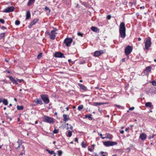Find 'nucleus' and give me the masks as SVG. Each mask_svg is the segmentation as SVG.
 <instances>
[{
    "label": "nucleus",
    "instance_id": "nucleus-53",
    "mask_svg": "<svg viewBox=\"0 0 156 156\" xmlns=\"http://www.w3.org/2000/svg\"><path fill=\"white\" fill-rule=\"evenodd\" d=\"M75 141L76 142H77V143H78V139L77 138H75Z\"/></svg>",
    "mask_w": 156,
    "mask_h": 156
},
{
    "label": "nucleus",
    "instance_id": "nucleus-63",
    "mask_svg": "<svg viewBox=\"0 0 156 156\" xmlns=\"http://www.w3.org/2000/svg\"><path fill=\"white\" fill-rule=\"evenodd\" d=\"M105 138H106V137H105H105H102H102H101V138H102V139H105Z\"/></svg>",
    "mask_w": 156,
    "mask_h": 156
},
{
    "label": "nucleus",
    "instance_id": "nucleus-33",
    "mask_svg": "<svg viewBox=\"0 0 156 156\" xmlns=\"http://www.w3.org/2000/svg\"><path fill=\"white\" fill-rule=\"evenodd\" d=\"M5 33H3L1 34L0 35V39L3 38L4 37H5Z\"/></svg>",
    "mask_w": 156,
    "mask_h": 156
},
{
    "label": "nucleus",
    "instance_id": "nucleus-22",
    "mask_svg": "<svg viewBox=\"0 0 156 156\" xmlns=\"http://www.w3.org/2000/svg\"><path fill=\"white\" fill-rule=\"evenodd\" d=\"M105 103L102 102H94V106L100 105H104Z\"/></svg>",
    "mask_w": 156,
    "mask_h": 156
},
{
    "label": "nucleus",
    "instance_id": "nucleus-58",
    "mask_svg": "<svg viewBox=\"0 0 156 156\" xmlns=\"http://www.w3.org/2000/svg\"><path fill=\"white\" fill-rule=\"evenodd\" d=\"M2 98L1 97H0V103H1L2 102Z\"/></svg>",
    "mask_w": 156,
    "mask_h": 156
},
{
    "label": "nucleus",
    "instance_id": "nucleus-51",
    "mask_svg": "<svg viewBox=\"0 0 156 156\" xmlns=\"http://www.w3.org/2000/svg\"><path fill=\"white\" fill-rule=\"evenodd\" d=\"M134 109V108L133 107H132L131 108H129V110H133Z\"/></svg>",
    "mask_w": 156,
    "mask_h": 156
},
{
    "label": "nucleus",
    "instance_id": "nucleus-14",
    "mask_svg": "<svg viewBox=\"0 0 156 156\" xmlns=\"http://www.w3.org/2000/svg\"><path fill=\"white\" fill-rule=\"evenodd\" d=\"M79 85L81 89H82L85 91L87 90V87L84 85L81 84H79Z\"/></svg>",
    "mask_w": 156,
    "mask_h": 156
},
{
    "label": "nucleus",
    "instance_id": "nucleus-4",
    "mask_svg": "<svg viewBox=\"0 0 156 156\" xmlns=\"http://www.w3.org/2000/svg\"><path fill=\"white\" fill-rule=\"evenodd\" d=\"M44 122L51 123L54 122V119L53 118L48 116H45L44 119Z\"/></svg>",
    "mask_w": 156,
    "mask_h": 156
},
{
    "label": "nucleus",
    "instance_id": "nucleus-36",
    "mask_svg": "<svg viewBox=\"0 0 156 156\" xmlns=\"http://www.w3.org/2000/svg\"><path fill=\"white\" fill-rule=\"evenodd\" d=\"M12 82L13 83V84H18V83L17 82V80H15V79Z\"/></svg>",
    "mask_w": 156,
    "mask_h": 156
},
{
    "label": "nucleus",
    "instance_id": "nucleus-32",
    "mask_svg": "<svg viewBox=\"0 0 156 156\" xmlns=\"http://www.w3.org/2000/svg\"><path fill=\"white\" fill-rule=\"evenodd\" d=\"M20 22L19 20H16L15 21V24L16 25H18L20 24Z\"/></svg>",
    "mask_w": 156,
    "mask_h": 156
},
{
    "label": "nucleus",
    "instance_id": "nucleus-45",
    "mask_svg": "<svg viewBox=\"0 0 156 156\" xmlns=\"http://www.w3.org/2000/svg\"><path fill=\"white\" fill-rule=\"evenodd\" d=\"M0 22L2 23V24H4L5 23V21L4 20L2 19H0Z\"/></svg>",
    "mask_w": 156,
    "mask_h": 156
},
{
    "label": "nucleus",
    "instance_id": "nucleus-16",
    "mask_svg": "<svg viewBox=\"0 0 156 156\" xmlns=\"http://www.w3.org/2000/svg\"><path fill=\"white\" fill-rule=\"evenodd\" d=\"M91 30L94 32H99V29L97 27H91Z\"/></svg>",
    "mask_w": 156,
    "mask_h": 156
},
{
    "label": "nucleus",
    "instance_id": "nucleus-42",
    "mask_svg": "<svg viewBox=\"0 0 156 156\" xmlns=\"http://www.w3.org/2000/svg\"><path fill=\"white\" fill-rule=\"evenodd\" d=\"M82 5H84V6H85L86 7H87L88 5L87 3L86 2H82Z\"/></svg>",
    "mask_w": 156,
    "mask_h": 156
},
{
    "label": "nucleus",
    "instance_id": "nucleus-1",
    "mask_svg": "<svg viewBox=\"0 0 156 156\" xmlns=\"http://www.w3.org/2000/svg\"><path fill=\"white\" fill-rule=\"evenodd\" d=\"M126 29L125 24L123 22L121 23L119 26V36L122 38H124L126 36Z\"/></svg>",
    "mask_w": 156,
    "mask_h": 156
},
{
    "label": "nucleus",
    "instance_id": "nucleus-46",
    "mask_svg": "<svg viewBox=\"0 0 156 156\" xmlns=\"http://www.w3.org/2000/svg\"><path fill=\"white\" fill-rule=\"evenodd\" d=\"M58 130L56 129H54V130L53 131V133H58Z\"/></svg>",
    "mask_w": 156,
    "mask_h": 156
},
{
    "label": "nucleus",
    "instance_id": "nucleus-48",
    "mask_svg": "<svg viewBox=\"0 0 156 156\" xmlns=\"http://www.w3.org/2000/svg\"><path fill=\"white\" fill-rule=\"evenodd\" d=\"M23 81V80L22 79H21V80L17 79V82L18 81V82H19L20 83H21Z\"/></svg>",
    "mask_w": 156,
    "mask_h": 156
},
{
    "label": "nucleus",
    "instance_id": "nucleus-50",
    "mask_svg": "<svg viewBox=\"0 0 156 156\" xmlns=\"http://www.w3.org/2000/svg\"><path fill=\"white\" fill-rule=\"evenodd\" d=\"M20 150H22V149H20ZM22 151H23V152H22L21 154H20V155H22L23 154H24V152H25V151H24V150H22Z\"/></svg>",
    "mask_w": 156,
    "mask_h": 156
},
{
    "label": "nucleus",
    "instance_id": "nucleus-9",
    "mask_svg": "<svg viewBox=\"0 0 156 156\" xmlns=\"http://www.w3.org/2000/svg\"><path fill=\"white\" fill-rule=\"evenodd\" d=\"M54 56L57 58H65L64 54L60 52H56Z\"/></svg>",
    "mask_w": 156,
    "mask_h": 156
},
{
    "label": "nucleus",
    "instance_id": "nucleus-17",
    "mask_svg": "<svg viewBox=\"0 0 156 156\" xmlns=\"http://www.w3.org/2000/svg\"><path fill=\"white\" fill-rule=\"evenodd\" d=\"M30 17V11H28L26 13V20L29 19Z\"/></svg>",
    "mask_w": 156,
    "mask_h": 156
},
{
    "label": "nucleus",
    "instance_id": "nucleus-61",
    "mask_svg": "<svg viewBox=\"0 0 156 156\" xmlns=\"http://www.w3.org/2000/svg\"><path fill=\"white\" fill-rule=\"evenodd\" d=\"M65 39H72L71 38L66 37Z\"/></svg>",
    "mask_w": 156,
    "mask_h": 156
},
{
    "label": "nucleus",
    "instance_id": "nucleus-37",
    "mask_svg": "<svg viewBox=\"0 0 156 156\" xmlns=\"http://www.w3.org/2000/svg\"><path fill=\"white\" fill-rule=\"evenodd\" d=\"M58 30V29L56 28H55L53 29V30H51L52 32H54L55 33H56V31Z\"/></svg>",
    "mask_w": 156,
    "mask_h": 156
},
{
    "label": "nucleus",
    "instance_id": "nucleus-15",
    "mask_svg": "<svg viewBox=\"0 0 156 156\" xmlns=\"http://www.w3.org/2000/svg\"><path fill=\"white\" fill-rule=\"evenodd\" d=\"M147 137L146 135L144 133H141L140 136V138L142 140H145Z\"/></svg>",
    "mask_w": 156,
    "mask_h": 156
},
{
    "label": "nucleus",
    "instance_id": "nucleus-35",
    "mask_svg": "<svg viewBox=\"0 0 156 156\" xmlns=\"http://www.w3.org/2000/svg\"><path fill=\"white\" fill-rule=\"evenodd\" d=\"M42 53H40L38 56L37 57V58L38 59H40L42 57Z\"/></svg>",
    "mask_w": 156,
    "mask_h": 156
},
{
    "label": "nucleus",
    "instance_id": "nucleus-27",
    "mask_svg": "<svg viewBox=\"0 0 156 156\" xmlns=\"http://www.w3.org/2000/svg\"><path fill=\"white\" fill-rule=\"evenodd\" d=\"M46 151H48L50 154H54L55 152L53 151H50L48 149H46Z\"/></svg>",
    "mask_w": 156,
    "mask_h": 156
},
{
    "label": "nucleus",
    "instance_id": "nucleus-23",
    "mask_svg": "<svg viewBox=\"0 0 156 156\" xmlns=\"http://www.w3.org/2000/svg\"><path fill=\"white\" fill-rule=\"evenodd\" d=\"M145 105L147 107L151 108L152 106V104L150 102H148L146 103Z\"/></svg>",
    "mask_w": 156,
    "mask_h": 156
},
{
    "label": "nucleus",
    "instance_id": "nucleus-6",
    "mask_svg": "<svg viewBox=\"0 0 156 156\" xmlns=\"http://www.w3.org/2000/svg\"><path fill=\"white\" fill-rule=\"evenodd\" d=\"M103 144L106 146H112L117 144V143L115 142L111 141H105L104 142Z\"/></svg>",
    "mask_w": 156,
    "mask_h": 156
},
{
    "label": "nucleus",
    "instance_id": "nucleus-2",
    "mask_svg": "<svg viewBox=\"0 0 156 156\" xmlns=\"http://www.w3.org/2000/svg\"><path fill=\"white\" fill-rule=\"evenodd\" d=\"M22 141L21 140H18V141L14 144V147L16 149L20 148L22 150H24V146L22 145Z\"/></svg>",
    "mask_w": 156,
    "mask_h": 156
},
{
    "label": "nucleus",
    "instance_id": "nucleus-19",
    "mask_svg": "<svg viewBox=\"0 0 156 156\" xmlns=\"http://www.w3.org/2000/svg\"><path fill=\"white\" fill-rule=\"evenodd\" d=\"M151 67L150 66H148L146 68L144 72L145 73H148L151 71Z\"/></svg>",
    "mask_w": 156,
    "mask_h": 156
},
{
    "label": "nucleus",
    "instance_id": "nucleus-31",
    "mask_svg": "<svg viewBox=\"0 0 156 156\" xmlns=\"http://www.w3.org/2000/svg\"><path fill=\"white\" fill-rule=\"evenodd\" d=\"M91 115H86V118H88L90 120H91L92 119V118L91 117Z\"/></svg>",
    "mask_w": 156,
    "mask_h": 156
},
{
    "label": "nucleus",
    "instance_id": "nucleus-49",
    "mask_svg": "<svg viewBox=\"0 0 156 156\" xmlns=\"http://www.w3.org/2000/svg\"><path fill=\"white\" fill-rule=\"evenodd\" d=\"M115 107H117L119 108H120L122 107L121 106L119 105H115Z\"/></svg>",
    "mask_w": 156,
    "mask_h": 156
},
{
    "label": "nucleus",
    "instance_id": "nucleus-43",
    "mask_svg": "<svg viewBox=\"0 0 156 156\" xmlns=\"http://www.w3.org/2000/svg\"><path fill=\"white\" fill-rule=\"evenodd\" d=\"M9 78L11 81H12L14 79L12 76H9Z\"/></svg>",
    "mask_w": 156,
    "mask_h": 156
},
{
    "label": "nucleus",
    "instance_id": "nucleus-30",
    "mask_svg": "<svg viewBox=\"0 0 156 156\" xmlns=\"http://www.w3.org/2000/svg\"><path fill=\"white\" fill-rule=\"evenodd\" d=\"M58 156H61L62 155V152L61 151L59 150L58 151Z\"/></svg>",
    "mask_w": 156,
    "mask_h": 156
},
{
    "label": "nucleus",
    "instance_id": "nucleus-10",
    "mask_svg": "<svg viewBox=\"0 0 156 156\" xmlns=\"http://www.w3.org/2000/svg\"><path fill=\"white\" fill-rule=\"evenodd\" d=\"M105 51V50H100L99 51H97L94 52V55L95 56L98 57L100 55L104 53Z\"/></svg>",
    "mask_w": 156,
    "mask_h": 156
},
{
    "label": "nucleus",
    "instance_id": "nucleus-54",
    "mask_svg": "<svg viewBox=\"0 0 156 156\" xmlns=\"http://www.w3.org/2000/svg\"><path fill=\"white\" fill-rule=\"evenodd\" d=\"M144 8H145V7L144 6H141L140 7V9H144Z\"/></svg>",
    "mask_w": 156,
    "mask_h": 156
},
{
    "label": "nucleus",
    "instance_id": "nucleus-21",
    "mask_svg": "<svg viewBox=\"0 0 156 156\" xmlns=\"http://www.w3.org/2000/svg\"><path fill=\"white\" fill-rule=\"evenodd\" d=\"M35 1V0H29L27 3V5L28 6H30V5L34 3Z\"/></svg>",
    "mask_w": 156,
    "mask_h": 156
},
{
    "label": "nucleus",
    "instance_id": "nucleus-38",
    "mask_svg": "<svg viewBox=\"0 0 156 156\" xmlns=\"http://www.w3.org/2000/svg\"><path fill=\"white\" fill-rule=\"evenodd\" d=\"M152 84L154 86H156V81H153L151 82Z\"/></svg>",
    "mask_w": 156,
    "mask_h": 156
},
{
    "label": "nucleus",
    "instance_id": "nucleus-24",
    "mask_svg": "<svg viewBox=\"0 0 156 156\" xmlns=\"http://www.w3.org/2000/svg\"><path fill=\"white\" fill-rule=\"evenodd\" d=\"M3 104L5 105H7L8 104V101L7 99H4L2 101Z\"/></svg>",
    "mask_w": 156,
    "mask_h": 156
},
{
    "label": "nucleus",
    "instance_id": "nucleus-26",
    "mask_svg": "<svg viewBox=\"0 0 156 156\" xmlns=\"http://www.w3.org/2000/svg\"><path fill=\"white\" fill-rule=\"evenodd\" d=\"M17 108L18 110H22L23 109V107L22 106L17 105Z\"/></svg>",
    "mask_w": 156,
    "mask_h": 156
},
{
    "label": "nucleus",
    "instance_id": "nucleus-11",
    "mask_svg": "<svg viewBox=\"0 0 156 156\" xmlns=\"http://www.w3.org/2000/svg\"><path fill=\"white\" fill-rule=\"evenodd\" d=\"M72 40H64V42L66 44V46L69 47L71 45Z\"/></svg>",
    "mask_w": 156,
    "mask_h": 156
},
{
    "label": "nucleus",
    "instance_id": "nucleus-59",
    "mask_svg": "<svg viewBox=\"0 0 156 156\" xmlns=\"http://www.w3.org/2000/svg\"><path fill=\"white\" fill-rule=\"evenodd\" d=\"M125 59L124 58H122V60H121V61L122 62H124L125 61Z\"/></svg>",
    "mask_w": 156,
    "mask_h": 156
},
{
    "label": "nucleus",
    "instance_id": "nucleus-60",
    "mask_svg": "<svg viewBox=\"0 0 156 156\" xmlns=\"http://www.w3.org/2000/svg\"><path fill=\"white\" fill-rule=\"evenodd\" d=\"M104 153V152L103 151H101L100 152V154H103Z\"/></svg>",
    "mask_w": 156,
    "mask_h": 156
},
{
    "label": "nucleus",
    "instance_id": "nucleus-3",
    "mask_svg": "<svg viewBox=\"0 0 156 156\" xmlns=\"http://www.w3.org/2000/svg\"><path fill=\"white\" fill-rule=\"evenodd\" d=\"M41 97L44 103L48 104L49 103V100L47 95L45 94L41 95Z\"/></svg>",
    "mask_w": 156,
    "mask_h": 156
},
{
    "label": "nucleus",
    "instance_id": "nucleus-12",
    "mask_svg": "<svg viewBox=\"0 0 156 156\" xmlns=\"http://www.w3.org/2000/svg\"><path fill=\"white\" fill-rule=\"evenodd\" d=\"M39 21V19H34L30 23L28 26L29 28H31L32 26L35 24L37 21Z\"/></svg>",
    "mask_w": 156,
    "mask_h": 156
},
{
    "label": "nucleus",
    "instance_id": "nucleus-56",
    "mask_svg": "<svg viewBox=\"0 0 156 156\" xmlns=\"http://www.w3.org/2000/svg\"><path fill=\"white\" fill-rule=\"evenodd\" d=\"M88 150L89 151H90L91 152L92 151V149L91 148H88Z\"/></svg>",
    "mask_w": 156,
    "mask_h": 156
},
{
    "label": "nucleus",
    "instance_id": "nucleus-20",
    "mask_svg": "<svg viewBox=\"0 0 156 156\" xmlns=\"http://www.w3.org/2000/svg\"><path fill=\"white\" fill-rule=\"evenodd\" d=\"M35 102L37 104H39L41 105H42L43 104V103L42 101L40 99H37L35 101Z\"/></svg>",
    "mask_w": 156,
    "mask_h": 156
},
{
    "label": "nucleus",
    "instance_id": "nucleus-64",
    "mask_svg": "<svg viewBox=\"0 0 156 156\" xmlns=\"http://www.w3.org/2000/svg\"><path fill=\"white\" fill-rule=\"evenodd\" d=\"M66 109L67 111H68L69 110V108L68 107H66Z\"/></svg>",
    "mask_w": 156,
    "mask_h": 156
},
{
    "label": "nucleus",
    "instance_id": "nucleus-28",
    "mask_svg": "<svg viewBox=\"0 0 156 156\" xmlns=\"http://www.w3.org/2000/svg\"><path fill=\"white\" fill-rule=\"evenodd\" d=\"M112 138V136L109 134H107V138L109 139H111Z\"/></svg>",
    "mask_w": 156,
    "mask_h": 156
},
{
    "label": "nucleus",
    "instance_id": "nucleus-25",
    "mask_svg": "<svg viewBox=\"0 0 156 156\" xmlns=\"http://www.w3.org/2000/svg\"><path fill=\"white\" fill-rule=\"evenodd\" d=\"M81 145L82 147L83 148H85L87 145V143H85L83 141L82 142Z\"/></svg>",
    "mask_w": 156,
    "mask_h": 156
},
{
    "label": "nucleus",
    "instance_id": "nucleus-57",
    "mask_svg": "<svg viewBox=\"0 0 156 156\" xmlns=\"http://www.w3.org/2000/svg\"><path fill=\"white\" fill-rule=\"evenodd\" d=\"M120 133H121V134H123L124 133V131L123 130H121L120 131Z\"/></svg>",
    "mask_w": 156,
    "mask_h": 156
},
{
    "label": "nucleus",
    "instance_id": "nucleus-41",
    "mask_svg": "<svg viewBox=\"0 0 156 156\" xmlns=\"http://www.w3.org/2000/svg\"><path fill=\"white\" fill-rule=\"evenodd\" d=\"M44 9L45 10H48L49 11V12H50L51 11V10L49 9V8L48 7H45L44 8Z\"/></svg>",
    "mask_w": 156,
    "mask_h": 156
},
{
    "label": "nucleus",
    "instance_id": "nucleus-44",
    "mask_svg": "<svg viewBox=\"0 0 156 156\" xmlns=\"http://www.w3.org/2000/svg\"><path fill=\"white\" fill-rule=\"evenodd\" d=\"M111 17V16L110 15H108L107 16V18L108 20H110Z\"/></svg>",
    "mask_w": 156,
    "mask_h": 156
},
{
    "label": "nucleus",
    "instance_id": "nucleus-7",
    "mask_svg": "<svg viewBox=\"0 0 156 156\" xmlns=\"http://www.w3.org/2000/svg\"><path fill=\"white\" fill-rule=\"evenodd\" d=\"M145 45V49L148 50L151 45V41L150 40H146L144 41Z\"/></svg>",
    "mask_w": 156,
    "mask_h": 156
},
{
    "label": "nucleus",
    "instance_id": "nucleus-8",
    "mask_svg": "<svg viewBox=\"0 0 156 156\" xmlns=\"http://www.w3.org/2000/svg\"><path fill=\"white\" fill-rule=\"evenodd\" d=\"M132 47L129 45L128 46L125 48V52L126 55H129L132 51Z\"/></svg>",
    "mask_w": 156,
    "mask_h": 156
},
{
    "label": "nucleus",
    "instance_id": "nucleus-39",
    "mask_svg": "<svg viewBox=\"0 0 156 156\" xmlns=\"http://www.w3.org/2000/svg\"><path fill=\"white\" fill-rule=\"evenodd\" d=\"M77 34L78 36H80L81 37H83V34L82 33H81V32H78L77 33Z\"/></svg>",
    "mask_w": 156,
    "mask_h": 156
},
{
    "label": "nucleus",
    "instance_id": "nucleus-40",
    "mask_svg": "<svg viewBox=\"0 0 156 156\" xmlns=\"http://www.w3.org/2000/svg\"><path fill=\"white\" fill-rule=\"evenodd\" d=\"M155 135L154 134H151L150 135V136H149V138L151 139V138H154V136Z\"/></svg>",
    "mask_w": 156,
    "mask_h": 156
},
{
    "label": "nucleus",
    "instance_id": "nucleus-18",
    "mask_svg": "<svg viewBox=\"0 0 156 156\" xmlns=\"http://www.w3.org/2000/svg\"><path fill=\"white\" fill-rule=\"evenodd\" d=\"M63 117L64 118L63 121L65 122L67 121L69 119V116L66 114H64L63 115Z\"/></svg>",
    "mask_w": 156,
    "mask_h": 156
},
{
    "label": "nucleus",
    "instance_id": "nucleus-52",
    "mask_svg": "<svg viewBox=\"0 0 156 156\" xmlns=\"http://www.w3.org/2000/svg\"><path fill=\"white\" fill-rule=\"evenodd\" d=\"M1 29L2 30H5V29H6V28L4 26H3V27H2Z\"/></svg>",
    "mask_w": 156,
    "mask_h": 156
},
{
    "label": "nucleus",
    "instance_id": "nucleus-5",
    "mask_svg": "<svg viewBox=\"0 0 156 156\" xmlns=\"http://www.w3.org/2000/svg\"><path fill=\"white\" fill-rule=\"evenodd\" d=\"M15 9L13 6H9L5 9L3 12H4L9 13L14 11Z\"/></svg>",
    "mask_w": 156,
    "mask_h": 156
},
{
    "label": "nucleus",
    "instance_id": "nucleus-29",
    "mask_svg": "<svg viewBox=\"0 0 156 156\" xmlns=\"http://www.w3.org/2000/svg\"><path fill=\"white\" fill-rule=\"evenodd\" d=\"M83 106L82 105H80L79 106L77 109L79 110L80 111L83 109Z\"/></svg>",
    "mask_w": 156,
    "mask_h": 156
},
{
    "label": "nucleus",
    "instance_id": "nucleus-34",
    "mask_svg": "<svg viewBox=\"0 0 156 156\" xmlns=\"http://www.w3.org/2000/svg\"><path fill=\"white\" fill-rule=\"evenodd\" d=\"M71 136H72V132L71 131H69L68 133V135H67V136L69 137H70Z\"/></svg>",
    "mask_w": 156,
    "mask_h": 156
},
{
    "label": "nucleus",
    "instance_id": "nucleus-47",
    "mask_svg": "<svg viewBox=\"0 0 156 156\" xmlns=\"http://www.w3.org/2000/svg\"><path fill=\"white\" fill-rule=\"evenodd\" d=\"M69 126H70V128H69L68 127H67V129H68L69 128H70L71 130H73V127L72 126H71L70 125H69Z\"/></svg>",
    "mask_w": 156,
    "mask_h": 156
},
{
    "label": "nucleus",
    "instance_id": "nucleus-55",
    "mask_svg": "<svg viewBox=\"0 0 156 156\" xmlns=\"http://www.w3.org/2000/svg\"><path fill=\"white\" fill-rule=\"evenodd\" d=\"M129 129V127L127 128L126 129L125 131H128Z\"/></svg>",
    "mask_w": 156,
    "mask_h": 156
},
{
    "label": "nucleus",
    "instance_id": "nucleus-13",
    "mask_svg": "<svg viewBox=\"0 0 156 156\" xmlns=\"http://www.w3.org/2000/svg\"><path fill=\"white\" fill-rule=\"evenodd\" d=\"M48 35L50 36L51 39H55V34L56 33H55L54 32H52V31L50 33H48Z\"/></svg>",
    "mask_w": 156,
    "mask_h": 156
},
{
    "label": "nucleus",
    "instance_id": "nucleus-62",
    "mask_svg": "<svg viewBox=\"0 0 156 156\" xmlns=\"http://www.w3.org/2000/svg\"><path fill=\"white\" fill-rule=\"evenodd\" d=\"M78 5H79L78 4H76V7L78 8Z\"/></svg>",
    "mask_w": 156,
    "mask_h": 156
}]
</instances>
